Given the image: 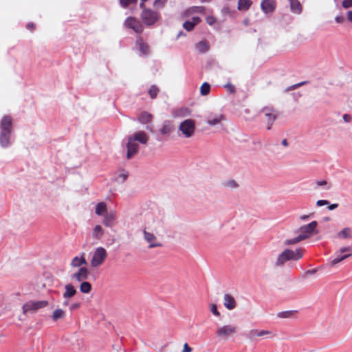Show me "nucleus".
Returning a JSON list of instances; mask_svg holds the SVG:
<instances>
[{"label":"nucleus","mask_w":352,"mask_h":352,"mask_svg":"<svg viewBox=\"0 0 352 352\" xmlns=\"http://www.w3.org/2000/svg\"><path fill=\"white\" fill-rule=\"evenodd\" d=\"M12 129V119L6 116L0 122V145L7 147L10 145V139Z\"/></svg>","instance_id":"nucleus-1"},{"label":"nucleus","mask_w":352,"mask_h":352,"mask_svg":"<svg viewBox=\"0 0 352 352\" xmlns=\"http://www.w3.org/2000/svg\"><path fill=\"white\" fill-rule=\"evenodd\" d=\"M302 256V250L300 248H298L295 251L289 249H285L278 254L275 261V265L276 267H282L287 261H298L300 259Z\"/></svg>","instance_id":"nucleus-2"},{"label":"nucleus","mask_w":352,"mask_h":352,"mask_svg":"<svg viewBox=\"0 0 352 352\" xmlns=\"http://www.w3.org/2000/svg\"><path fill=\"white\" fill-rule=\"evenodd\" d=\"M195 129V122L192 119H186L180 123L178 130L184 138H190L194 135Z\"/></svg>","instance_id":"nucleus-3"},{"label":"nucleus","mask_w":352,"mask_h":352,"mask_svg":"<svg viewBox=\"0 0 352 352\" xmlns=\"http://www.w3.org/2000/svg\"><path fill=\"white\" fill-rule=\"evenodd\" d=\"M107 253L106 250L102 247H98L96 248L94 250L91 261L90 265L93 268H97L100 267L105 259L107 258Z\"/></svg>","instance_id":"nucleus-4"},{"label":"nucleus","mask_w":352,"mask_h":352,"mask_svg":"<svg viewBox=\"0 0 352 352\" xmlns=\"http://www.w3.org/2000/svg\"><path fill=\"white\" fill-rule=\"evenodd\" d=\"M48 304L49 302L47 300L28 301L23 305V313L24 314L28 313H35L38 310L47 307Z\"/></svg>","instance_id":"nucleus-5"},{"label":"nucleus","mask_w":352,"mask_h":352,"mask_svg":"<svg viewBox=\"0 0 352 352\" xmlns=\"http://www.w3.org/2000/svg\"><path fill=\"white\" fill-rule=\"evenodd\" d=\"M318 226V222L316 221H313L309 224L301 226L298 229L299 234L298 236L302 240L307 239L311 237L312 235L317 234L316 228Z\"/></svg>","instance_id":"nucleus-6"},{"label":"nucleus","mask_w":352,"mask_h":352,"mask_svg":"<svg viewBox=\"0 0 352 352\" xmlns=\"http://www.w3.org/2000/svg\"><path fill=\"white\" fill-rule=\"evenodd\" d=\"M160 17V14L149 8H144L141 13V19L143 23L146 25L155 24Z\"/></svg>","instance_id":"nucleus-7"},{"label":"nucleus","mask_w":352,"mask_h":352,"mask_svg":"<svg viewBox=\"0 0 352 352\" xmlns=\"http://www.w3.org/2000/svg\"><path fill=\"white\" fill-rule=\"evenodd\" d=\"M336 256L330 261L331 266H334L338 263L351 257L352 256V247H342L336 252Z\"/></svg>","instance_id":"nucleus-8"},{"label":"nucleus","mask_w":352,"mask_h":352,"mask_svg":"<svg viewBox=\"0 0 352 352\" xmlns=\"http://www.w3.org/2000/svg\"><path fill=\"white\" fill-rule=\"evenodd\" d=\"M237 332V327L233 324L219 326L217 328L216 335L218 338L226 340Z\"/></svg>","instance_id":"nucleus-9"},{"label":"nucleus","mask_w":352,"mask_h":352,"mask_svg":"<svg viewBox=\"0 0 352 352\" xmlns=\"http://www.w3.org/2000/svg\"><path fill=\"white\" fill-rule=\"evenodd\" d=\"M261 113H263L266 118L267 124V129L270 130L272 127V125L273 124V122L277 118V111L272 107H265L262 109Z\"/></svg>","instance_id":"nucleus-10"},{"label":"nucleus","mask_w":352,"mask_h":352,"mask_svg":"<svg viewBox=\"0 0 352 352\" xmlns=\"http://www.w3.org/2000/svg\"><path fill=\"white\" fill-rule=\"evenodd\" d=\"M126 157L127 159H131L139 151V144L135 140L132 139L131 137H128V142L126 144Z\"/></svg>","instance_id":"nucleus-11"},{"label":"nucleus","mask_w":352,"mask_h":352,"mask_svg":"<svg viewBox=\"0 0 352 352\" xmlns=\"http://www.w3.org/2000/svg\"><path fill=\"white\" fill-rule=\"evenodd\" d=\"M102 217V222L105 227L113 228L117 224L116 212L115 210H111Z\"/></svg>","instance_id":"nucleus-12"},{"label":"nucleus","mask_w":352,"mask_h":352,"mask_svg":"<svg viewBox=\"0 0 352 352\" xmlns=\"http://www.w3.org/2000/svg\"><path fill=\"white\" fill-rule=\"evenodd\" d=\"M125 25L127 28H131L137 33H141L143 31L142 25L138 19L133 17L127 18L125 21Z\"/></svg>","instance_id":"nucleus-13"},{"label":"nucleus","mask_w":352,"mask_h":352,"mask_svg":"<svg viewBox=\"0 0 352 352\" xmlns=\"http://www.w3.org/2000/svg\"><path fill=\"white\" fill-rule=\"evenodd\" d=\"M89 272L85 267H82L71 276V278L77 282H82L88 278Z\"/></svg>","instance_id":"nucleus-14"},{"label":"nucleus","mask_w":352,"mask_h":352,"mask_svg":"<svg viewBox=\"0 0 352 352\" xmlns=\"http://www.w3.org/2000/svg\"><path fill=\"white\" fill-rule=\"evenodd\" d=\"M129 137L142 144H146L149 140L148 135L143 131H138Z\"/></svg>","instance_id":"nucleus-15"},{"label":"nucleus","mask_w":352,"mask_h":352,"mask_svg":"<svg viewBox=\"0 0 352 352\" xmlns=\"http://www.w3.org/2000/svg\"><path fill=\"white\" fill-rule=\"evenodd\" d=\"M144 238L149 243L150 248L161 246V243L157 242V238L153 233L144 230Z\"/></svg>","instance_id":"nucleus-16"},{"label":"nucleus","mask_w":352,"mask_h":352,"mask_svg":"<svg viewBox=\"0 0 352 352\" xmlns=\"http://www.w3.org/2000/svg\"><path fill=\"white\" fill-rule=\"evenodd\" d=\"M174 130V126L171 121L165 120L163 122L161 128L160 129V132L162 135L168 136Z\"/></svg>","instance_id":"nucleus-17"},{"label":"nucleus","mask_w":352,"mask_h":352,"mask_svg":"<svg viewBox=\"0 0 352 352\" xmlns=\"http://www.w3.org/2000/svg\"><path fill=\"white\" fill-rule=\"evenodd\" d=\"M223 305L227 309L232 310L236 307V302L232 295L226 294L223 296Z\"/></svg>","instance_id":"nucleus-18"},{"label":"nucleus","mask_w":352,"mask_h":352,"mask_svg":"<svg viewBox=\"0 0 352 352\" xmlns=\"http://www.w3.org/2000/svg\"><path fill=\"white\" fill-rule=\"evenodd\" d=\"M225 120V117L222 114L210 115L207 118V124L210 126H215L221 123Z\"/></svg>","instance_id":"nucleus-19"},{"label":"nucleus","mask_w":352,"mask_h":352,"mask_svg":"<svg viewBox=\"0 0 352 352\" xmlns=\"http://www.w3.org/2000/svg\"><path fill=\"white\" fill-rule=\"evenodd\" d=\"M85 265H87V261L85 257V253H82L80 256H76L73 258L70 263L71 267L79 268Z\"/></svg>","instance_id":"nucleus-20"},{"label":"nucleus","mask_w":352,"mask_h":352,"mask_svg":"<svg viewBox=\"0 0 352 352\" xmlns=\"http://www.w3.org/2000/svg\"><path fill=\"white\" fill-rule=\"evenodd\" d=\"M261 7L265 13L272 12L276 7L274 0H263L261 2Z\"/></svg>","instance_id":"nucleus-21"},{"label":"nucleus","mask_w":352,"mask_h":352,"mask_svg":"<svg viewBox=\"0 0 352 352\" xmlns=\"http://www.w3.org/2000/svg\"><path fill=\"white\" fill-rule=\"evenodd\" d=\"M201 22V19L198 16H193L191 20L186 21L183 23V28L190 32L192 31L195 26Z\"/></svg>","instance_id":"nucleus-22"},{"label":"nucleus","mask_w":352,"mask_h":352,"mask_svg":"<svg viewBox=\"0 0 352 352\" xmlns=\"http://www.w3.org/2000/svg\"><path fill=\"white\" fill-rule=\"evenodd\" d=\"M76 292L77 291L75 287L71 283H67L65 285V292L63 294V297L64 299L68 300L72 298Z\"/></svg>","instance_id":"nucleus-23"},{"label":"nucleus","mask_w":352,"mask_h":352,"mask_svg":"<svg viewBox=\"0 0 352 352\" xmlns=\"http://www.w3.org/2000/svg\"><path fill=\"white\" fill-rule=\"evenodd\" d=\"M191 113L190 110L187 107H182L177 109H174L172 111V115L175 118L187 117Z\"/></svg>","instance_id":"nucleus-24"},{"label":"nucleus","mask_w":352,"mask_h":352,"mask_svg":"<svg viewBox=\"0 0 352 352\" xmlns=\"http://www.w3.org/2000/svg\"><path fill=\"white\" fill-rule=\"evenodd\" d=\"M104 234V230L100 225H96L92 230V237L100 240Z\"/></svg>","instance_id":"nucleus-25"},{"label":"nucleus","mask_w":352,"mask_h":352,"mask_svg":"<svg viewBox=\"0 0 352 352\" xmlns=\"http://www.w3.org/2000/svg\"><path fill=\"white\" fill-rule=\"evenodd\" d=\"M95 213L100 217L104 216V214L108 213L107 204L104 201L97 204L96 206Z\"/></svg>","instance_id":"nucleus-26"},{"label":"nucleus","mask_w":352,"mask_h":352,"mask_svg":"<svg viewBox=\"0 0 352 352\" xmlns=\"http://www.w3.org/2000/svg\"><path fill=\"white\" fill-rule=\"evenodd\" d=\"M66 313L65 311L60 308L56 309L52 315V318L53 321L56 322L58 320H63L65 318Z\"/></svg>","instance_id":"nucleus-27"},{"label":"nucleus","mask_w":352,"mask_h":352,"mask_svg":"<svg viewBox=\"0 0 352 352\" xmlns=\"http://www.w3.org/2000/svg\"><path fill=\"white\" fill-rule=\"evenodd\" d=\"M290 3L291 10L293 12L300 14L302 10V7L298 0H289Z\"/></svg>","instance_id":"nucleus-28"},{"label":"nucleus","mask_w":352,"mask_h":352,"mask_svg":"<svg viewBox=\"0 0 352 352\" xmlns=\"http://www.w3.org/2000/svg\"><path fill=\"white\" fill-rule=\"evenodd\" d=\"M251 0H239L238 9L239 10H248L252 6Z\"/></svg>","instance_id":"nucleus-29"},{"label":"nucleus","mask_w":352,"mask_h":352,"mask_svg":"<svg viewBox=\"0 0 352 352\" xmlns=\"http://www.w3.org/2000/svg\"><path fill=\"white\" fill-rule=\"evenodd\" d=\"M297 311L289 310L278 313L277 316L280 318H289L296 315Z\"/></svg>","instance_id":"nucleus-30"},{"label":"nucleus","mask_w":352,"mask_h":352,"mask_svg":"<svg viewBox=\"0 0 352 352\" xmlns=\"http://www.w3.org/2000/svg\"><path fill=\"white\" fill-rule=\"evenodd\" d=\"M152 115L148 112H142L139 116V121L142 124H147L151 122Z\"/></svg>","instance_id":"nucleus-31"},{"label":"nucleus","mask_w":352,"mask_h":352,"mask_svg":"<svg viewBox=\"0 0 352 352\" xmlns=\"http://www.w3.org/2000/svg\"><path fill=\"white\" fill-rule=\"evenodd\" d=\"M195 47L201 53H204L209 49V46L207 42L205 41H201L197 43L195 45Z\"/></svg>","instance_id":"nucleus-32"},{"label":"nucleus","mask_w":352,"mask_h":352,"mask_svg":"<svg viewBox=\"0 0 352 352\" xmlns=\"http://www.w3.org/2000/svg\"><path fill=\"white\" fill-rule=\"evenodd\" d=\"M137 45L139 47V50L144 54H146L148 53V46L147 44L143 42V41L140 38L137 41Z\"/></svg>","instance_id":"nucleus-33"},{"label":"nucleus","mask_w":352,"mask_h":352,"mask_svg":"<svg viewBox=\"0 0 352 352\" xmlns=\"http://www.w3.org/2000/svg\"><path fill=\"white\" fill-rule=\"evenodd\" d=\"M351 230L350 228H343L340 232H338V237L342 238V239H346L349 236H351Z\"/></svg>","instance_id":"nucleus-34"},{"label":"nucleus","mask_w":352,"mask_h":352,"mask_svg":"<svg viewBox=\"0 0 352 352\" xmlns=\"http://www.w3.org/2000/svg\"><path fill=\"white\" fill-rule=\"evenodd\" d=\"M80 292L85 294L90 292L91 289V285L89 282L83 281L80 287Z\"/></svg>","instance_id":"nucleus-35"},{"label":"nucleus","mask_w":352,"mask_h":352,"mask_svg":"<svg viewBox=\"0 0 352 352\" xmlns=\"http://www.w3.org/2000/svg\"><path fill=\"white\" fill-rule=\"evenodd\" d=\"M210 85L208 82H204L200 87V94L202 96H206L210 93Z\"/></svg>","instance_id":"nucleus-36"},{"label":"nucleus","mask_w":352,"mask_h":352,"mask_svg":"<svg viewBox=\"0 0 352 352\" xmlns=\"http://www.w3.org/2000/svg\"><path fill=\"white\" fill-rule=\"evenodd\" d=\"M316 185L317 186H323L325 190H330L332 187V184L326 180H318L316 182Z\"/></svg>","instance_id":"nucleus-37"},{"label":"nucleus","mask_w":352,"mask_h":352,"mask_svg":"<svg viewBox=\"0 0 352 352\" xmlns=\"http://www.w3.org/2000/svg\"><path fill=\"white\" fill-rule=\"evenodd\" d=\"M205 11V8L203 6H192L188 10L189 14L194 13H204Z\"/></svg>","instance_id":"nucleus-38"},{"label":"nucleus","mask_w":352,"mask_h":352,"mask_svg":"<svg viewBox=\"0 0 352 352\" xmlns=\"http://www.w3.org/2000/svg\"><path fill=\"white\" fill-rule=\"evenodd\" d=\"M128 173L122 170L119 173L118 177H116V181L119 183H123L128 178Z\"/></svg>","instance_id":"nucleus-39"},{"label":"nucleus","mask_w":352,"mask_h":352,"mask_svg":"<svg viewBox=\"0 0 352 352\" xmlns=\"http://www.w3.org/2000/svg\"><path fill=\"white\" fill-rule=\"evenodd\" d=\"M302 241L299 236H296L295 238L294 239H287L284 241V244L285 245H293V244H296V243H299L300 241Z\"/></svg>","instance_id":"nucleus-40"},{"label":"nucleus","mask_w":352,"mask_h":352,"mask_svg":"<svg viewBox=\"0 0 352 352\" xmlns=\"http://www.w3.org/2000/svg\"><path fill=\"white\" fill-rule=\"evenodd\" d=\"M168 0H155L153 3V6L156 9L162 8L166 4Z\"/></svg>","instance_id":"nucleus-41"},{"label":"nucleus","mask_w":352,"mask_h":352,"mask_svg":"<svg viewBox=\"0 0 352 352\" xmlns=\"http://www.w3.org/2000/svg\"><path fill=\"white\" fill-rule=\"evenodd\" d=\"M158 91V88L156 86L153 85L149 89L148 94L152 98H154L157 96Z\"/></svg>","instance_id":"nucleus-42"},{"label":"nucleus","mask_w":352,"mask_h":352,"mask_svg":"<svg viewBox=\"0 0 352 352\" xmlns=\"http://www.w3.org/2000/svg\"><path fill=\"white\" fill-rule=\"evenodd\" d=\"M138 0H120V3L122 7L126 8L131 3H136Z\"/></svg>","instance_id":"nucleus-43"},{"label":"nucleus","mask_w":352,"mask_h":352,"mask_svg":"<svg viewBox=\"0 0 352 352\" xmlns=\"http://www.w3.org/2000/svg\"><path fill=\"white\" fill-rule=\"evenodd\" d=\"M226 186L231 188H236L239 186L238 184L234 180H229L225 184Z\"/></svg>","instance_id":"nucleus-44"},{"label":"nucleus","mask_w":352,"mask_h":352,"mask_svg":"<svg viewBox=\"0 0 352 352\" xmlns=\"http://www.w3.org/2000/svg\"><path fill=\"white\" fill-rule=\"evenodd\" d=\"M211 312L216 316H219L220 313L217 310V305L215 304H211L210 305Z\"/></svg>","instance_id":"nucleus-45"},{"label":"nucleus","mask_w":352,"mask_h":352,"mask_svg":"<svg viewBox=\"0 0 352 352\" xmlns=\"http://www.w3.org/2000/svg\"><path fill=\"white\" fill-rule=\"evenodd\" d=\"M342 119L345 123H349L352 120V116L350 114L345 113L342 116Z\"/></svg>","instance_id":"nucleus-46"},{"label":"nucleus","mask_w":352,"mask_h":352,"mask_svg":"<svg viewBox=\"0 0 352 352\" xmlns=\"http://www.w3.org/2000/svg\"><path fill=\"white\" fill-rule=\"evenodd\" d=\"M270 334H271V331H267V330H262V331L257 330V336L258 337H262V336H264L266 335H270Z\"/></svg>","instance_id":"nucleus-47"},{"label":"nucleus","mask_w":352,"mask_h":352,"mask_svg":"<svg viewBox=\"0 0 352 352\" xmlns=\"http://www.w3.org/2000/svg\"><path fill=\"white\" fill-rule=\"evenodd\" d=\"M342 6L344 8H349L352 7V0H344L342 1Z\"/></svg>","instance_id":"nucleus-48"},{"label":"nucleus","mask_w":352,"mask_h":352,"mask_svg":"<svg viewBox=\"0 0 352 352\" xmlns=\"http://www.w3.org/2000/svg\"><path fill=\"white\" fill-rule=\"evenodd\" d=\"M206 22L208 25H212L216 23V19L212 16H209L206 18Z\"/></svg>","instance_id":"nucleus-49"},{"label":"nucleus","mask_w":352,"mask_h":352,"mask_svg":"<svg viewBox=\"0 0 352 352\" xmlns=\"http://www.w3.org/2000/svg\"><path fill=\"white\" fill-rule=\"evenodd\" d=\"M329 201L327 200H318L316 201V206L318 207L325 206V205H329Z\"/></svg>","instance_id":"nucleus-50"},{"label":"nucleus","mask_w":352,"mask_h":352,"mask_svg":"<svg viewBox=\"0 0 352 352\" xmlns=\"http://www.w3.org/2000/svg\"><path fill=\"white\" fill-rule=\"evenodd\" d=\"M248 336L250 339L254 338L255 336H257V330L256 329H252L251 330L249 333Z\"/></svg>","instance_id":"nucleus-51"},{"label":"nucleus","mask_w":352,"mask_h":352,"mask_svg":"<svg viewBox=\"0 0 352 352\" xmlns=\"http://www.w3.org/2000/svg\"><path fill=\"white\" fill-rule=\"evenodd\" d=\"M182 352H192V348L188 346L187 343L184 344Z\"/></svg>","instance_id":"nucleus-52"},{"label":"nucleus","mask_w":352,"mask_h":352,"mask_svg":"<svg viewBox=\"0 0 352 352\" xmlns=\"http://www.w3.org/2000/svg\"><path fill=\"white\" fill-rule=\"evenodd\" d=\"M226 87L228 89V91L231 93H234L235 91V87L232 84H228L226 85Z\"/></svg>","instance_id":"nucleus-53"},{"label":"nucleus","mask_w":352,"mask_h":352,"mask_svg":"<svg viewBox=\"0 0 352 352\" xmlns=\"http://www.w3.org/2000/svg\"><path fill=\"white\" fill-rule=\"evenodd\" d=\"M79 307H80V304L78 302H76V303L72 304L69 309H70V310H74V309H78Z\"/></svg>","instance_id":"nucleus-54"},{"label":"nucleus","mask_w":352,"mask_h":352,"mask_svg":"<svg viewBox=\"0 0 352 352\" xmlns=\"http://www.w3.org/2000/svg\"><path fill=\"white\" fill-rule=\"evenodd\" d=\"M335 21L338 23H341L344 21V18L341 16H337L336 18H335Z\"/></svg>","instance_id":"nucleus-55"},{"label":"nucleus","mask_w":352,"mask_h":352,"mask_svg":"<svg viewBox=\"0 0 352 352\" xmlns=\"http://www.w3.org/2000/svg\"><path fill=\"white\" fill-rule=\"evenodd\" d=\"M311 214L302 215L300 217V219L302 221H307L311 217Z\"/></svg>","instance_id":"nucleus-56"},{"label":"nucleus","mask_w":352,"mask_h":352,"mask_svg":"<svg viewBox=\"0 0 352 352\" xmlns=\"http://www.w3.org/2000/svg\"><path fill=\"white\" fill-rule=\"evenodd\" d=\"M338 207V204H333L329 206L328 208L329 210H333Z\"/></svg>","instance_id":"nucleus-57"},{"label":"nucleus","mask_w":352,"mask_h":352,"mask_svg":"<svg viewBox=\"0 0 352 352\" xmlns=\"http://www.w3.org/2000/svg\"><path fill=\"white\" fill-rule=\"evenodd\" d=\"M347 19L349 21L352 22V11H348L347 12Z\"/></svg>","instance_id":"nucleus-58"},{"label":"nucleus","mask_w":352,"mask_h":352,"mask_svg":"<svg viewBox=\"0 0 352 352\" xmlns=\"http://www.w3.org/2000/svg\"><path fill=\"white\" fill-rule=\"evenodd\" d=\"M316 272V269H314V270H308L307 272V274H314Z\"/></svg>","instance_id":"nucleus-59"},{"label":"nucleus","mask_w":352,"mask_h":352,"mask_svg":"<svg viewBox=\"0 0 352 352\" xmlns=\"http://www.w3.org/2000/svg\"><path fill=\"white\" fill-rule=\"evenodd\" d=\"M148 0H141V3L140 4V6L141 8H144V3L146 1H147Z\"/></svg>","instance_id":"nucleus-60"},{"label":"nucleus","mask_w":352,"mask_h":352,"mask_svg":"<svg viewBox=\"0 0 352 352\" xmlns=\"http://www.w3.org/2000/svg\"><path fill=\"white\" fill-rule=\"evenodd\" d=\"M282 144L285 147L288 146V143L286 139L282 140Z\"/></svg>","instance_id":"nucleus-61"},{"label":"nucleus","mask_w":352,"mask_h":352,"mask_svg":"<svg viewBox=\"0 0 352 352\" xmlns=\"http://www.w3.org/2000/svg\"><path fill=\"white\" fill-rule=\"evenodd\" d=\"M27 28L28 29H33L34 28V25L33 23H28L27 25Z\"/></svg>","instance_id":"nucleus-62"},{"label":"nucleus","mask_w":352,"mask_h":352,"mask_svg":"<svg viewBox=\"0 0 352 352\" xmlns=\"http://www.w3.org/2000/svg\"><path fill=\"white\" fill-rule=\"evenodd\" d=\"M182 36H186V34L183 32L181 31L178 33L177 38H178Z\"/></svg>","instance_id":"nucleus-63"},{"label":"nucleus","mask_w":352,"mask_h":352,"mask_svg":"<svg viewBox=\"0 0 352 352\" xmlns=\"http://www.w3.org/2000/svg\"><path fill=\"white\" fill-rule=\"evenodd\" d=\"M222 12H224V13H226L228 12V8H223L222 9Z\"/></svg>","instance_id":"nucleus-64"}]
</instances>
